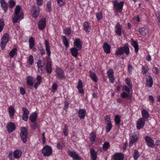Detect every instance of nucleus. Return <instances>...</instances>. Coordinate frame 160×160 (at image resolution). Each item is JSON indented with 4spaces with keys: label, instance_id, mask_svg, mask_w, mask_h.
Segmentation results:
<instances>
[{
    "label": "nucleus",
    "instance_id": "nucleus-62",
    "mask_svg": "<svg viewBox=\"0 0 160 160\" xmlns=\"http://www.w3.org/2000/svg\"><path fill=\"white\" fill-rule=\"evenodd\" d=\"M23 114L28 115L29 111L26 108H22Z\"/></svg>",
    "mask_w": 160,
    "mask_h": 160
},
{
    "label": "nucleus",
    "instance_id": "nucleus-60",
    "mask_svg": "<svg viewBox=\"0 0 160 160\" xmlns=\"http://www.w3.org/2000/svg\"><path fill=\"white\" fill-rule=\"evenodd\" d=\"M63 147L62 143L58 142L57 144V147L59 150H62Z\"/></svg>",
    "mask_w": 160,
    "mask_h": 160
},
{
    "label": "nucleus",
    "instance_id": "nucleus-37",
    "mask_svg": "<svg viewBox=\"0 0 160 160\" xmlns=\"http://www.w3.org/2000/svg\"><path fill=\"white\" fill-rule=\"evenodd\" d=\"M128 93L123 92L121 93L120 96L122 98H127L129 99H131L132 97L131 95Z\"/></svg>",
    "mask_w": 160,
    "mask_h": 160
},
{
    "label": "nucleus",
    "instance_id": "nucleus-42",
    "mask_svg": "<svg viewBox=\"0 0 160 160\" xmlns=\"http://www.w3.org/2000/svg\"><path fill=\"white\" fill-rule=\"evenodd\" d=\"M96 17L98 21H101L102 18V14L101 12H97L96 13Z\"/></svg>",
    "mask_w": 160,
    "mask_h": 160
},
{
    "label": "nucleus",
    "instance_id": "nucleus-4",
    "mask_svg": "<svg viewBox=\"0 0 160 160\" xmlns=\"http://www.w3.org/2000/svg\"><path fill=\"white\" fill-rule=\"evenodd\" d=\"M42 152L44 156L49 157L52 153V149L50 146L45 145L42 148Z\"/></svg>",
    "mask_w": 160,
    "mask_h": 160
},
{
    "label": "nucleus",
    "instance_id": "nucleus-26",
    "mask_svg": "<svg viewBox=\"0 0 160 160\" xmlns=\"http://www.w3.org/2000/svg\"><path fill=\"white\" fill-rule=\"evenodd\" d=\"M46 70L48 74L51 73L52 71L51 68V61L50 60H48L46 65Z\"/></svg>",
    "mask_w": 160,
    "mask_h": 160
},
{
    "label": "nucleus",
    "instance_id": "nucleus-24",
    "mask_svg": "<svg viewBox=\"0 0 160 160\" xmlns=\"http://www.w3.org/2000/svg\"><path fill=\"white\" fill-rule=\"evenodd\" d=\"M142 118H144L146 120H147L149 117L148 112L145 109H143L142 110Z\"/></svg>",
    "mask_w": 160,
    "mask_h": 160
},
{
    "label": "nucleus",
    "instance_id": "nucleus-9",
    "mask_svg": "<svg viewBox=\"0 0 160 160\" xmlns=\"http://www.w3.org/2000/svg\"><path fill=\"white\" fill-rule=\"evenodd\" d=\"M146 121L142 118H139L137 122L136 127L137 129L140 130L145 125V122Z\"/></svg>",
    "mask_w": 160,
    "mask_h": 160
},
{
    "label": "nucleus",
    "instance_id": "nucleus-36",
    "mask_svg": "<svg viewBox=\"0 0 160 160\" xmlns=\"http://www.w3.org/2000/svg\"><path fill=\"white\" fill-rule=\"evenodd\" d=\"M89 73L91 79L94 82H97L98 81V77L96 74L91 71H89Z\"/></svg>",
    "mask_w": 160,
    "mask_h": 160
},
{
    "label": "nucleus",
    "instance_id": "nucleus-59",
    "mask_svg": "<svg viewBox=\"0 0 160 160\" xmlns=\"http://www.w3.org/2000/svg\"><path fill=\"white\" fill-rule=\"evenodd\" d=\"M39 14V10H36L33 12L32 14V16L34 18H37Z\"/></svg>",
    "mask_w": 160,
    "mask_h": 160
},
{
    "label": "nucleus",
    "instance_id": "nucleus-29",
    "mask_svg": "<svg viewBox=\"0 0 160 160\" xmlns=\"http://www.w3.org/2000/svg\"><path fill=\"white\" fill-rule=\"evenodd\" d=\"M103 48L104 52L107 53L109 54L110 52L111 46L107 43H104L103 45Z\"/></svg>",
    "mask_w": 160,
    "mask_h": 160
},
{
    "label": "nucleus",
    "instance_id": "nucleus-27",
    "mask_svg": "<svg viewBox=\"0 0 160 160\" xmlns=\"http://www.w3.org/2000/svg\"><path fill=\"white\" fill-rule=\"evenodd\" d=\"M38 117V115L36 112H34L32 113L30 116L29 119L30 121L33 123L36 121Z\"/></svg>",
    "mask_w": 160,
    "mask_h": 160
},
{
    "label": "nucleus",
    "instance_id": "nucleus-43",
    "mask_svg": "<svg viewBox=\"0 0 160 160\" xmlns=\"http://www.w3.org/2000/svg\"><path fill=\"white\" fill-rule=\"evenodd\" d=\"M64 128L63 129V131L64 135L66 137L67 136L68 134V127L66 124H64L63 125Z\"/></svg>",
    "mask_w": 160,
    "mask_h": 160
},
{
    "label": "nucleus",
    "instance_id": "nucleus-14",
    "mask_svg": "<svg viewBox=\"0 0 160 160\" xmlns=\"http://www.w3.org/2000/svg\"><path fill=\"white\" fill-rule=\"evenodd\" d=\"M124 158L123 154L121 153H116L112 158V160H123Z\"/></svg>",
    "mask_w": 160,
    "mask_h": 160
},
{
    "label": "nucleus",
    "instance_id": "nucleus-58",
    "mask_svg": "<svg viewBox=\"0 0 160 160\" xmlns=\"http://www.w3.org/2000/svg\"><path fill=\"white\" fill-rule=\"evenodd\" d=\"M10 8H11L15 5V2L12 0H10L9 2Z\"/></svg>",
    "mask_w": 160,
    "mask_h": 160
},
{
    "label": "nucleus",
    "instance_id": "nucleus-18",
    "mask_svg": "<svg viewBox=\"0 0 160 160\" xmlns=\"http://www.w3.org/2000/svg\"><path fill=\"white\" fill-rule=\"evenodd\" d=\"M91 160H96L97 152L94 149L91 148L90 149Z\"/></svg>",
    "mask_w": 160,
    "mask_h": 160
},
{
    "label": "nucleus",
    "instance_id": "nucleus-49",
    "mask_svg": "<svg viewBox=\"0 0 160 160\" xmlns=\"http://www.w3.org/2000/svg\"><path fill=\"white\" fill-rule=\"evenodd\" d=\"M57 4L59 7L62 6L66 2L65 0H57Z\"/></svg>",
    "mask_w": 160,
    "mask_h": 160
},
{
    "label": "nucleus",
    "instance_id": "nucleus-23",
    "mask_svg": "<svg viewBox=\"0 0 160 160\" xmlns=\"http://www.w3.org/2000/svg\"><path fill=\"white\" fill-rule=\"evenodd\" d=\"M146 84L149 87H151L153 85V81L152 78L150 76H147L146 78Z\"/></svg>",
    "mask_w": 160,
    "mask_h": 160
},
{
    "label": "nucleus",
    "instance_id": "nucleus-44",
    "mask_svg": "<svg viewBox=\"0 0 160 160\" xmlns=\"http://www.w3.org/2000/svg\"><path fill=\"white\" fill-rule=\"evenodd\" d=\"M17 51V49L16 48H13L12 50L10 52L9 55L11 58H13Z\"/></svg>",
    "mask_w": 160,
    "mask_h": 160
},
{
    "label": "nucleus",
    "instance_id": "nucleus-17",
    "mask_svg": "<svg viewBox=\"0 0 160 160\" xmlns=\"http://www.w3.org/2000/svg\"><path fill=\"white\" fill-rule=\"evenodd\" d=\"M121 26L119 22L117 23L115 27V31L116 34L119 36L121 35Z\"/></svg>",
    "mask_w": 160,
    "mask_h": 160
},
{
    "label": "nucleus",
    "instance_id": "nucleus-7",
    "mask_svg": "<svg viewBox=\"0 0 160 160\" xmlns=\"http://www.w3.org/2000/svg\"><path fill=\"white\" fill-rule=\"evenodd\" d=\"M20 150L16 149L14 151L13 153V156H12V153L11 152L9 153L8 157L10 160H14V158H19L20 157Z\"/></svg>",
    "mask_w": 160,
    "mask_h": 160
},
{
    "label": "nucleus",
    "instance_id": "nucleus-53",
    "mask_svg": "<svg viewBox=\"0 0 160 160\" xmlns=\"http://www.w3.org/2000/svg\"><path fill=\"white\" fill-rule=\"evenodd\" d=\"M58 85L57 83H53L52 85V92H54L57 89Z\"/></svg>",
    "mask_w": 160,
    "mask_h": 160
},
{
    "label": "nucleus",
    "instance_id": "nucleus-12",
    "mask_svg": "<svg viewBox=\"0 0 160 160\" xmlns=\"http://www.w3.org/2000/svg\"><path fill=\"white\" fill-rule=\"evenodd\" d=\"M145 140L148 146L151 148L154 147V141L150 137L146 136L145 137Z\"/></svg>",
    "mask_w": 160,
    "mask_h": 160
},
{
    "label": "nucleus",
    "instance_id": "nucleus-33",
    "mask_svg": "<svg viewBox=\"0 0 160 160\" xmlns=\"http://www.w3.org/2000/svg\"><path fill=\"white\" fill-rule=\"evenodd\" d=\"M36 79L37 81L35 83L34 86V87L36 89L38 86L40 85L42 82V78L40 76L38 75L36 77Z\"/></svg>",
    "mask_w": 160,
    "mask_h": 160
},
{
    "label": "nucleus",
    "instance_id": "nucleus-32",
    "mask_svg": "<svg viewBox=\"0 0 160 160\" xmlns=\"http://www.w3.org/2000/svg\"><path fill=\"white\" fill-rule=\"evenodd\" d=\"M78 113V117L80 118L83 119L85 117L86 112L85 110L84 109H80L79 110Z\"/></svg>",
    "mask_w": 160,
    "mask_h": 160
},
{
    "label": "nucleus",
    "instance_id": "nucleus-16",
    "mask_svg": "<svg viewBox=\"0 0 160 160\" xmlns=\"http://www.w3.org/2000/svg\"><path fill=\"white\" fill-rule=\"evenodd\" d=\"M6 128L8 132L11 133L15 129L16 127L13 122H10L7 124Z\"/></svg>",
    "mask_w": 160,
    "mask_h": 160
},
{
    "label": "nucleus",
    "instance_id": "nucleus-20",
    "mask_svg": "<svg viewBox=\"0 0 160 160\" xmlns=\"http://www.w3.org/2000/svg\"><path fill=\"white\" fill-rule=\"evenodd\" d=\"M138 139V137L137 135H132L130 138V142L129 146L130 147L132 146L133 143L137 141Z\"/></svg>",
    "mask_w": 160,
    "mask_h": 160
},
{
    "label": "nucleus",
    "instance_id": "nucleus-55",
    "mask_svg": "<svg viewBox=\"0 0 160 160\" xmlns=\"http://www.w3.org/2000/svg\"><path fill=\"white\" fill-rule=\"evenodd\" d=\"M130 89H131L129 87L128 88L126 85H124L122 86V90L123 91H126L128 93H129L130 91Z\"/></svg>",
    "mask_w": 160,
    "mask_h": 160
},
{
    "label": "nucleus",
    "instance_id": "nucleus-61",
    "mask_svg": "<svg viewBox=\"0 0 160 160\" xmlns=\"http://www.w3.org/2000/svg\"><path fill=\"white\" fill-rule=\"evenodd\" d=\"M22 119L25 121H27L28 118V115L22 114Z\"/></svg>",
    "mask_w": 160,
    "mask_h": 160
},
{
    "label": "nucleus",
    "instance_id": "nucleus-11",
    "mask_svg": "<svg viewBox=\"0 0 160 160\" xmlns=\"http://www.w3.org/2000/svg\"><path fill=\"white\" fill-rule=\"evenodd\" d=\"M46 25V19L45 18H42L38 22V29L41 30L43 29Z\"/></svg>",
    "mask_w": 160,
    "mask_h": 160
},
{
    "label": "nucleus",
    "instance_id": "nucleus-31",
    "mask_svg": "<svg viewBox=\"0 0 160 160\" xmlns=\"http://www.w3.org/2000/svg\"><path fill=\"white\" fill-rule=\"evenodd\" d=\"M28 42L29 48L32 49L35 47V41L34 39L32 37H30L29 38Z\"/></svg>",
    "mask_w": 160,
    "mask_h": 160
},
{
    "label": "nucleus",
    "instance_id": "nucleus-10",
    "mask_svg": "<svg viewBox=\"0 0 160 160\" xmlns=\"http://www.w3.org/2000/svg\"><path fill=\"white\" fill-rule=\"evenodd\" d=\"M56 72V75L60 79H63L65 78V76L62 70L59 68H56L55 70Z\"/></svg>",
    "mask_w": 160,
    "mask_h": 160
},
{
    "label": "nucleus",
    "instance_id": "nucleus-25",
    "mask_svg": "<svg viewBox=\"0 0 160 160\" xmlns=\"http://www.w3.org/2000/svg\"><path fill=\"white\" fill-rule=\"evenodd\" d=\"M79 50L75 48H72L70 49V52L72 56L77 58L78 54V51Z\"/></svg>",
    "mask_w": 160,
    "mask_h": 160
},
{
    "label": "nucleus",
    "instance_id": "nucleus-22",
    "mask_svg": "<svg viewBox=\"0 0 160 160\" xmlns=\"http://www.w3.org/2000/svg\"><path fill=\"white\" fill-rule=\"evenodd\" d=\"M130 42H131V45L134 48L135 52H138L139 49L138 46V42L135 41L133 38L131 39Z\"/></svg>",
    "mask_w": 160,
    "mask_h": 160
},
{
    "label": "nucleus",
    "instance_id": "nucleus-8",
    "mask_svg": "<svg viewBox=\"0 0 160 160\" xmlns=\"http://www.w3.org/2000/svg\"><path fill=\"white\" fill-rule=\"evenodd\" d=\"M68 155L72 157L73 159L76 160H80L81 157L75 151H72L70 150L68 151Z\"/></svg>",
    "mask_w": 160,
    "mask_h": 160
},
{
    "label": "nucleus",
    "instance_id": "nucleus-50",
    "mask_svg": "<svg viewBox=\"0 0 160 160\" xmlns=\"http://www.w3.org/2000/svg\"><path fill=\"white\" fill-rule=\"evenodd\" d=\"M33 56L32 55H30L28 58V61L30 65H32L33 63Z\"/></svg>",
    "mask_w": 160,
    "mask_h": 160
},
{
    "label": "nucleus",
    "instance_id": "nucleus-39",
    "mask_svg": "<svg viewBox=\"0 0 160 160\" xmlns=\"http://www.w3.org/2000/svg\"><path fill=\"white\" fill-rule=\"evenodd\" d=\"M62 39L63 42L66 46V47L67 48L69 47V42L67 38L65 36H62Z\"/></svg>",
    "mask_w": 160,
    "mask_h": 160
},
{
    "label": "nucleus",
    "instance_id": "nucleus-6",
    "mask_svg": "<svg viewBox=\"0 0 160 160\" xmlns=\"http://www.w3.org/2000/svg\"><path fill=\"white\" fill-rule=\"evenodd\" d=\"M9 41V35L6 33L4 34L2 39L1 43V48L2 50H4L6 47V44Z\"/></svg>",
    "mask_w": 160,
    "mask_h": 160
},
{
    "label": "nucleus",
    "instance_id": "nucleus-51",
    "mask_svg": "<svg viewBox=\"0 0 160 160\" xmlns=\"http://www.w3.org/2000/svg\"><path fill=\"white\" fill-rule=\"evenodd\" d=\"M110 146L109 142H106L104 143L103 145V149L104 151H106Z\"/></svg>",
    "mask_w": 160,
    "mask_h": 160
},
{
    "label": "nucleus",
    "instance_id": "nucleus-34",
    "mask_svg": "<svg viewBox=\"0 0 160 160\" xmlns=\"http://www.w3.org/2000/svg\"><path fill=\"white\" fill-rule=\"evenodd\" d=\"M83 29L87 32H90L91 28V26L89 23L88 22H85L83 24Z\"/></svg>",
    "mask_w": 160,
    "mask_h": 160
},
{
    "label": "nucleus",
    "instance_id": "nucleus-64",
    "mask_svg": "<svg viewBox=\"0 0 160 160\" xmlns=\"http://www.w3.org/2000/svg\"><path fill=\"white\" fill-rule=\"evenodd\" d=\"M31 128L34 129L38 128V125L37 123H34L31 125Z\"/></svg>",
    "mask_w": 160,
    "mask_h": 160
},
{
    "label": "nucleus",
    "instance_id": "nucleus-21",
    "mask_svg": "<svg viewBox=\"0 0 160 160\" xmlns=\"http://www.w3.org/2000/svg\"><path fill=\"white\" fill-rule=\"evenodd\" d=\"M44 63H42L40 60H38L37 62V66L38 68V71L40 73H42L44 72L45 69L43 67Z\"/></svg>",
    "mask_w": 160,
    "mask_h": 160
},
{
    "label": "nucleus",
    "instance_id": "nucleus-3",
    "mask_svg": "<svg viewBox=\"0 0 160 160\" xmlns=\"http://www.w3.org/2000/svg\"><path fill=\"white\" fill-rule=\"evenodd\" d=\"M125 52L126 55L129 53V49L128 47V44L126 43L124 46L119 48L115 52V54L117 55H120Z\"/></svg>",
    "mask_w": 160,
    "mask_h": 160
},
{
    "label": "nucleus",
    "instance_id": "nucleus-46",
    "mask_svg": "<svg viewBox=\"0 0 160 160\" xmlns=\"http://www.w3.org/2000/svg\"><path fill=\"white\" fill-rule=\"evenodd\" d=\"M125 81L127 85L130 87L131 89H132V84L130 79L129 78H127L126 79Z\"/></svg>",
    "mask_w": 160,
    "mask_h": 160
},
{
    "label": "nucleus",
    "instance_id": "nucleus-15",
    "mask_svg": "<svg viewBox=\"0 0 160 160\" xmlns=\"http://www.w3.org/2000/svg\"><path fill=\"white\" fill-rule=\"evenodd\" d=\"M83 85L82 81L79 79L78 83L77 88L78 90V92L81 94H84V91L83 89Z\"/></svg>",
    "mask_w": 160,
    "mask_h": 160
},
{
    "label": "nucleus",
    "instance_id": "nucleus-56",
    "mask_svg": "<svg viewBox=\"0 0 160 160\" xmlns=\"http://www.w3.org/2000/svg\"><path fill=\"white\" fill-rule=\"evenodd\" d=\"M4 23L3 20L0 19V32H1L3 29Z\"/></svg>",
    "mask_w": 160,
    "mask_h": 160
},
{
    "label": "nucleus",
    "instance_id": "nucleus-40",
    "mask_svg": "<svg viewBox=\"0 0 160 160\" xmlns=\"http://www.w3.org/2000/svg\"><path fill=\"white\" fill-rule=\"evenodd\" d=\"M33 80L32 77L29 76L27 78V82L28 85H32L33 83Z\"/></svg>",
    "mask_w": 160,
    "mask_h": 160
},
{
    "label": "nucleus",
    "instance_id": "nucleus-52",
    "mask_svg": "<svg viewBox=\"0 0 160 160\" xmlns=\"http://www.w3.org/2000/svg\"><path fill=\"white\" fill-rule=\"evenodd\" d=\"M112 128V125L111 123H108L106 126V132H108L111 130Z\"/></svg>",
    "mask_w": 160,
    "mask_h": 160
},
{
    "label": "nucleus",
    "instance_id": "nucleus-30",
    "mask_svg": "<svg viewBox=\"0 0 160 160\" xmlns=\"http://www.w3.org/2000/svg\"><path fill=\"white\" fill-rule=\"evenodd\" d=\"M0 3L2 8L3 9L5 12H6L8 10V4L4 0H1Z\"/></svg>",
    "mask_w": 160,
    "mask_h": 160
},
{
    "label": "nucleus",
    "instance_id": "nucleus-57",
    "mask_svg": "<svg viewBox=\"0 0 160 160\" xmlns=\"http://www.w3.org/2000/svg\"><path fill=\"white\" fill-rule=\"evenodd\" d=\"M107 75L108 77L113 76V71L112 69H110L107 72Z\"/></svg>",
    "mask_w": 160,
    "mask_h": 160
},
{
    "label": "nucleus",
    "instance_id": "nucleus-45",
    "mask_svg": "<svg viewBox=\"0 0 160 160\" xmlns=\"http://www.w3.org/2000/svg\"><path fill=\"white\" fill-rule=\"evenodd\" d=\"M63 32L66 35H70L71 33V29L69 28H65L63 30Z\"/></svg>",
    "mask_w": 160,
    "mask_h": 160
},
{
    "label": "nucleus",
    "instance_id": "nucleus-63",
    "mask_svg": "<svg viewBox=\"0 0 160 160\" xmlns=\"http://www.w3.org/2000/svg\"><path fill=\"white\" fill-rule=\"evenodd\" d=\"M108 77L109 78V81H110V82L113 83L115 80V78L114 77V75L109 76V77Z\"/></svg>",
    "mask_w": 160,
    "mask_h": 160
},
{
    "label": "nucleus",
    "instance_id": "nucleus-38",
    "mask_svg": "<svg viewBox=\"0 0 160 160\" xmlns=\"http://www.w3.org/2000/svg\"><path fill=\"white\" fill-rule=\"evenodd\" d=\"M96 138V135L95 133L92 132L90 134L89 139L90 141L93 143L95 141Z\"/></svg>",
    "mask_w": 160,
    "mask_h": 160
},
{
    "label": "nucleus",
    "instance_id": "nucleus-54",
    "mask_svg": "<svg viewBox=\"0 0 160 160\" xmlns=\"http://www.w3.org/2000/svg\"><path fill=\"white\" fill-rule=\"evenodd\" d=\"M104 119L105 122L107 123H111V121L110 119V118L108 115H107L105 116L104 117Z\"/></svg>",
    "mask_w": 160,
    "mask_h": 160
},
{
    "label": "nucleus",
    "instance_id": "nucleus-1",
    "mask_svg": "<svg viewBox=\"0 0 160 160\" xmlns=\"http://www.w3.org/2000/svg\"><path fill=\"white\" fill-rule=\"evenodd\" d=\"M112 3L114 12L116 13H121L124 4V2L123 1L118 2L117 0H115L112 1Z\"/></svg>",
    "mask_w": 160,
    "mask_h": 160
},
{
    "label": "nucleus",
    "instance_id": "nucleus-28",
    "mask_svg": "<svg viewBox=\"0 0 160 160\" xmlns=\"http://www.w3.org/2000/svg\"><path fill=\"white\" fill-rule=\"evenodd\" d=\"M45 45L46 48V50L48 56L50 57L51 55V51L50 50V46L49 42L47 40L45 41Z\"/></svg>",
    "mask_w": 160,
    "mask_h": 160
},
{
    "label": "nucleus",
    "instance_id": "nucleus-35",
    "mask_svg": "<svg viewBox=\"0 0 160 160\" xmlns=\"http://www.w3.org/2000/svg\"><path fill=\"white\" fill-rule=\"evenodd\" d=\"M8 111L10 118H13L15 112L14 108L12 106H10L8 108Z\"/></svg>",
    "mask_w": 160,
    "mask_h": 160
},
{
    "label": "nucleus",
    "instance_id": "nucleus-19",
    "mask_svg": "<svg viewBox=\"0 0 160 160\" xmlns=\"http://www.w3.org/2000/svg\"><path fill=\"white\" fill-rule=\"evenodd\" d=\"M138 31L141 34L145 36L148 32V29L146 27H143L139 28Z\"/></svg>",
    "mask_w": 160,
    "mask_h": 160
},
{
    "label": "nucleus",
    "instance_id": "nucleus-41",
    "mask_svg": "<svg viewBox=\"0 0 160 160\" xmlns=\"http://www.w3.org/2000/svg\"><path fill=\"white\" fill-rule=\"evenodd\" d=\"M114 120L116 125H118L120 124L121 119L119 115H116L114 117Z\"/></svg>",
    "mask_w": 160,
    "mask_h": 160
},
{
    "label": "nucleus",
    "instance_id": "nucleus-5",
    "mask_svg": "<svg viewBox=\"0 0 160 160\" xmlns=\"http://www.w3.org/2000/svg\"><path fill=\"white\" fill-rule=\"evenodd\" d=\"M27 129L25 127H22L21 130V138L24 143H25L28 138Z\"/></svg>",
    "mask_w": 160,
    "mask_h": 160
},
{
    "label": "nucleus",
    "instance_id": "nucleus-2",
    "mask_svg": "<svg viewBox=\"0 0 160 160\" xmlns=\"http://www.w3.org/2000/svg\"><path fill=\"white\" fill-rule=\"evenodd\" d=\"M20 6L17 5L15 9V12L12 17V22L13 23H16L20 19Z\"/></svg>",
    "mask_w": 160,
    "mask_h": 160
},
{
    "label": "nucleus",
    "instance_id": "nucleus-47",
    "mask_svg": "<svg viewBox=\"0 0 160 160\" xmlns=\"http://www.w3.org/2000/svg\"><path fill=\"white\" fill-rule=\"evenodd\" d=\"M140 154L137 150H135L134 151L133 157L135 160H136L139 157Z\"/></svg>",
    "mask_w": 160,
    "mask_h": 160
},
{
    "label": "nucleus",
    "instance_id": "nucleus-13",
    "mask_svg": "<svg viewBox=\"0 0 160 160\" xmlns=\"http://www.w3.org/2000/svg\"><path fill=\"white\" fill-rule=\"evenodd\" d=\"M73 45L74 48L80 50H81L82 46L80 39L78 38L75 39L73 42Z\"/></svg>",
    "mask_w": 160,
    "mask_h": 160
},
{
    "label": "nucleus",
    "instance_id": "nucleus-48",
    "mask_svg": "<svg viewBox=\"0 0 160 160\" xmlns=\"http://www.w3.org/2000/svg\"><path fill=\"white\" fill-rule=\"evenodd\" d=\"M149 70L148 66L147 65L142 66V72L143 74H146Z\"/></svg>",
    "mask_w": 160,
    "mask_h": 160
}]
</instances>
